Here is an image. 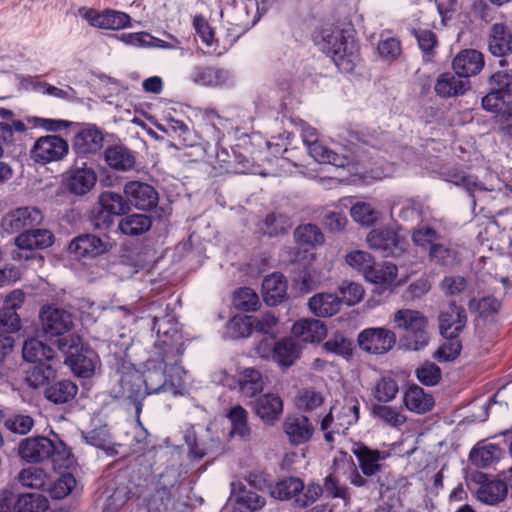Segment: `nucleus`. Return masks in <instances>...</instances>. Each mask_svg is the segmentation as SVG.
Instances as JSON below:
<instances>
[{
    "label": "nucleus",
    "mask_w": 512,
    "mask_h": 512,
    "mask_svg": "<svg viewBox=\"0 0 512 512\" xmlns=\"http://www.w3.org/2000/svg\"><path fill=\"white\" fill-rule=\"evenodd\" d=\"M119 387L117 397L133 404L136 414L139 415L142 410L141 401L144 399L145 395H148L142 390L141 376L137 374L123 376L120 380Z\"/></svg>",
    "instance_id": "20"
},
{
    "label": "nucleus",
    "mask_w": 512,
    "mask_h": 512,
    "mask_svg": "<svg viewBox=\"0 0 512 512\" xmlns=\"http://www.w3.org/2000/svg\"><path fill=\"white\" fill-rule=\"evenodd\" d=\"M371 414L378 421L393 428H399L406 422V416L398 409L384 404L372 405Z\"/></svg>",
    "instance_id": "41"
},
{
    "label": "nucleus",
    "mask_w": 512,
    "mask_h": 512,
    "mask_svg": "<svg viewBox=\"0 0 512 512\" xmlns=\"http://www.w3.org/2000/svg\"><path fill=\"white\" fill-rule=\"evenodd\" d=\"M248 411L241 405L231 407L226 413L231 424L230 436H238L244 441L251 438L252 430L248 424Z\"/></svg>",
    "instance_id": "31"
},
{
    "label": "nucleus",
    "mask_w": 512,
    "mask_h": 512,
    "mask_svg": "<svg viewBox=\"0 0 512 512\" xmlns=\"http://www.w3.org/2000/svg\"><path fill=\"white\" fill-rule=\"evenodd\" d=\"M115 217L98 205L91 211L90 222L95 230L106 235L114 226Z\"/></svg>",
    "instance_id": "57"
},
{
    "label": "nucleus",
    "mask_w": 512,
    "mask_h": 512,
    "mask_svg": "<svg viewBox=\"0 0 512 512\" xmlns=\"http://www.w3.org/2000/svg\"><path fill=\"white\" fill-rule=\"evenodd\" d=\"M64 362L76 376L89 378L94 374L99 359L95 351L82 347L67 355Z\"/></svg>",
    "instance_id": "13"
},
{
    "label": "nucleus",
    "mask_w": 512,
    "mask_h": 512,
    "mask_svg": "<svg viewBox=\"0 0 512 512\" xmlns=\"http://www.w3.org/2000/svg\"><path fill=\"white\" fill-rule=\"evenodd\" d=\"M123 191L129 205H133L139 210H150L158 203L157 191L147 183L129 181L124 185Z\"/></svg>",
    "instance_id": "12"
},
{
    "label": "nucleus",
    "mask_w": 512,
    "mask_h": 512,
    "mask_svg": "<svg viewBox=\"0 0 512 512\" xmlns=\"http://www.w3.org/2000/svg\"><path fill=\"white\" fill-rule=\"evenodd\" d=\"M96 180L94 170L84 165L68 170L65 185L71 193L81 196L88 193L95 186Z\"/></svg>",
    "instance_id": "18"
},
{
    "label": "nucleus",
    "mask_w": 512,
    "mask_h": 512,
    "mask_svg": "<svg viewBox=\"0 0 512 512\" xmlns=\"http://www.w3.org/2000/svg\"><path fill=\"white\" fill-rule=\"evenodd\" d=\"M398 391L397 381L390 375H383L376 381L372 394L378 402L387 403L396 397Z\"/></svg>",
    "instance_id": "48"
},
{
    "label": "nucleus",
    "mask_w": 512,
    "mask_h": 512,
    "mask_svg": "<svg viewBox=\"0 0 512 512\" xmlns=\"http://www.w3.org/2000/svg\"><path fill=\"white\" fill-rule=\"evenodd\" d=\"M300 348L293 338H285L276 344L274 359L279 365L288 367L299 357Z\"/></svg>",
    "instance_id": "49"
},
{
    "label": "nucleus",
    "mask_w": 512,
    "mask_h": 512,
    "mask_svg": "<svg viewBox=\"0 0 512 512\" xmlns=\"http://www.w3.org/2000/svg\"><path fill=\"white\" fill-rule=\"evenodd\" d=\"M292 225L293 223L288 216L281 213H271L264 219L261 229L264 234L278 236L286 233Z\"/></svg>",
    "instance_id": "52"
},
{
    "label": "nucleus",
    "mask_w": 512,
    "mask_h": 512,
    "mask_svg": "<svg viewBox=\"0 0 512 512\" xmlns=\"http://www.w3.org/2000/svg\"><path fill=\"white\" fill-rule=\"evenodd\" d=\"M77 392L78 387L74 382L61 380L46 388L45 397L55 404H63L71 401Z\"/></svg>",
    "instance_id": "36"
},
{
    "label": "nucleus",
    "mask_w": 512,
    "mask_h": 512,
    "mask_svg": "<svg viewBox=\"0 0 512 512\" xmlns=\"http://www.w3.org/2000/svg\"><path fill=\"white\" fill-rule=\"evenodd\" d=\"M152 219L146 214L133 213L120 219L118 230L127 236H140L150 230Z\"/></svg>",
    "instance_id": "33"
},
{
    "label": "nucleus",
    "mask_w": 512,
    "mask_h": 512,
    "mask_svg": "<svg viewBox=\"0 0 512 512\" xmlns=\"http://www.w3.org/2000/svg\"><path fill=\"white\" fill-rule=\"evenodd\" d=\"M471 88L469 79L454 72L440 74L434 85L436 94L441 98H451L464 95Z\"/></svg>",
    "instance_id": "14"
},
{
    "label": "nucleus",
    "mask_w": 512,
    "mask_h": 512,
    "mask_svg": "<svg viewBox=\"0 0 512 512\" xmlns=\"http://www.w3.org/2000/svg\"><path fill=\"white\" fill-rule=\"evenodd\" d=\"M309 154L318 162L329 163L336 167H343L346 164V158L328 149L318 140L312 141L307 145Z\"/></svg>",
    "instance_id": "45"
},
{
    "label": "nucleus",
    "mask_w": 512,
    "mask_h": 512,
    "mask_svg": "<svg viewBox=\"0 0 512 512\" xmlns=\"http://www.w3.org/2000/svg\"><path fill=\"white\" fill-rule=\"evenodd\" d=\"M105 161L109 167L119 171H128L135 166V156L123 145H113L105 150Z\"/></svg>",
    "instance_id": "30"
},
{
    "label": "nucleus",
    "mask_w": 512,
    "mask_h": 512,
    "mask_svg": "<svg viewBox=\"0 0 512 512\" xmlns=\"http://www.w3.org/2000/svg\"><path fill=\"white\" fill-rule=\"evenodd\" d=\"M304 489V484L299 478L289 477L278 482L271 488L270 494L273 498L280 500L295 499Z\"/></svg>",
    "instance_id": "42"
},
{
    "label": "nucleus",
    "mask_w": 512,
    "mask_h": 512,
    "mask_svg": "<svg viewBox=\"0 0 512 512\" xmlns=\"http://www.w3.org/2000/svg\"><path fill=\"white\" fill-rule=\"evenodd\" d=\"M15 504L16 512H44L48 508V500L39 493L20 494Z\"/></svg>",
    "instance_id": "44"
},
{
    "label": "nucleus",
    "mask_w": 512,
    "mask_h": 512,
    "mask_svg": "<svg viewBox=\"0 0 512 512\" xmlns=\"http://www.w3.org/2000/svg\"><path fill=\"white\" fill-rule=\"evenodd\" d=\"M98 205L103 210L110 212L114 216H121L130 211V205L127 198L117 192L103 191L98 196Z\"/></svg>",
    "instance_id": "37"
},
{
    "label": "nucleus",
    "mask_w": 512,
    "mask_h": 512,
    "mask_svg": "<svg viewBox=\"0 0 512 512\" xmlns=\"http://www.w3.org/2000/svg\"><path fill=\"white\" fill-rule=\"evenodd\" d=\"M310 310L319 317H330L341 307L340 297L331 293H319L309 299Z\"/></svg>",
    "instance_id": "34"
},
{
    "label": "nucleus",
    "mask_w": 512,
    "mask_h": 512,
    "mask_svg": "<svg viewBox=\"0 0 512 512\" xmlns=\"http://www.w3.org/2000/svg\"><path fill=\"white\" fill-rule=\"evenodd\" d=\"M380 57L386 62H392L401 54L400 41L393 37L382 39L378 44Z\"/></svg>",
    "instance_id": "64"
},
{
    "label": "nucleus",
    "mask_w": 512,
    "mask_h": 512,
    "mask_svg": "<svg viewBox=\"0 0 512 512\" xmlns=\"http://www.w3.org/2000/svg\"><path fill=\"white\" fill-rule=\"evenodd\" d=\"M352 453L358 461V470L349 476L351 485L369 490H376L380 497L388 489L389 477L385 464L389 454L386 451L372 449L363 443H355Z\"/></svg>",
    "instance_id": "1"
},
{
    "label": "nucleus",
    "mask_w": 512,
    "mask_h": 512,
    "mask_svg": "<svg viewBox=\"0 0 512 512\" xmlns=\"http://www.w3.org/2000/svg\"><path fill=\"white\" fill-rule=\"evenodd\" d=\"M488 49L493 55L498 57L512 53L511 30L503 24H494L490 30Z\"/></svg>",
    "instance_id": "25"
},
{
    "label": "nucleus",
    "mask_w": 512,
    "mask_h": 512,
    "mask_svg": "<svg viewBox=\"0 0 512 512\" xmlns=\"http://www.w3.org/2000/svg\"><path fill=\"white\" fill-rule=\"evenodd\" d=\"M370 248L381 251L384 256H398L406 250L407 243L396 230L381 228L371 230L366 237Z\"/></svg>",
    "instance_id": "10"
},
{
    "label": "nucleus",
    "mask_w": 512,
    "mask_h": 512,
    "mask_svg": "<svg viewBox=\"0 0 512 512\" xmlns=\"http://www.w3.org/2000/svg\"><path fill=\"white\" fill-rule=\"evenodd\" d=\"M55 371L50 366L42 363H35L26 370L25 380L29 386L38 388L46 385L50 380L54 379Z\"/></svg>",
    "instance_id": "50"
},
{
    "label": "nucleus",
    "mask_w": 512,
    "mask_h": 512,
    "mask_svg": "<svg viewBox=\"0 0 512 512\" xmlns=\"http://www.w3.org/2000/svg\"><path fill=\"white\" fill-rule=\"evenodd\" d=\"M239 391L244 397L253 398L261 393L266 385V378L259 370L246 368L238 376Z\"/></svg>",
    "instance_id": "27"
},
{
    "label": "nucleus",
    "mask_w": 512,
    "mask_h": 512,
    "mask_svg": "<svg viewBox=\"0 0 512 512\" xmlns=\"http://www.w3.org/2000/svg\"><path fill=\"white\" fill-rule=\"evenodd\" d=\"M429 255L437 264L446 267H453L460 262L458 250L450 245L433 244L430 248Z\"/></svg>",
    "instance_id": "51"
},
{
    "label": "nucleus",
    "mask_w": 512,
    "mask_h": 512,
    "mask_svg": "<svg viewBox=\"0 0 512 512\" xmlns=\"http://www.w3.org/2000/svg\"><path fill=\"white\" fill-rule=\"evenodd\" d=\"M295 402L300 410L312 412L323 405L324 397L313 388H303L298 391Z\"/></svg>",
    "instance_id": "53"
},
{
    "label": "nucleus",
    "mask_w": 512,
    "mask_h": 512,
    "mask_svg": "<svg viewBox=\"0 0 512 512\" xmlns=\"http://www.w3.org/2000/svg\"><path fill=\"white\" fill-rule=\"evenodd\" d=\"M165 345L160 360L151 359L146 363V369L141 377L145 384V393L158 394L161 392L176 393V389L183 384L184 369L177 364L176 353L179 349L172 344Z\"/></svg>",
    "instance_id": "2"
},
{
    "label": "nucleus",
    "mask_w": 512,
    "mask_h": 512,
    "mask_svg": "<svg viewBox=\"0 0 512 512\" xmlns=\"http://www.w3.org/2000/svg\"><path fill=\"white\" fill-rule=\"evenodd\" d=\"M103 140L102 132L96 126L88 125L76 135L74 146L80 153H95L102 148Z\"/></svg>",
    "instance_id": "28"
},
{
    "label": "nucleus",
    "mask_w": 512,
    "mask_h": 512,
    "mask_svg": "<svg viewBox=\"0 0 512 512\" xmlns=\"http://www.w3.org/2000/svg\"><path fill=\"white\" fill-rule=\"evenodd\" d=\"M467 322L465 310L450 303L449 306L443 309L439 315V329L444 337L458 336L463 330Z\"/></svg>",
    "instance_id": "15"
},
{
    "label": "nucleus",
    "mask_w": 512,
    "mask_h": 512,
    "mask_svg": "<svg viewBox=\"0 0 512 512\" xmlns=\"http://www.w3.org/2000/svg\"><path fill=\"white\" fill-rule=\"evenodd\" d=\"M468 307L470 310H477L481 317H488L499 311L501 303L496 298L484 297L479 301L471 299L468 303Z\"/></svg>",
    "instance_id": "63"
},
{
    "label": "nucleus",
    "mask_w": 512,
    "mask_h": 512,
    "mask_svg": "<svg viewBox=\"0 0 512 512\" xmlns=\"http://www.w3.org/2000/svg\"><path fill=\"white\" fill-rule=\"evenodd\" d=\"M502 456V449L495 444H485L472 449L470 460L478 467L486 468L498 461Z\"/></svg>",
    "instance_id": "40"
},
{
    "label": "nucleus",
    "mask_w": 512,
    "mask_h": 512,
    "mask_svg": "<svg viewBox=\"0 0 512 512\" xmlns=\"http://www.w3.org/2000/svg\"><path fill=\"white\" fill-rule=\"evenodd\" d=\"M233 304L237 309L243 311L255 310L259 304V297L253 289L241 288L235 292Z\"/></svg>",
    "instance_id": "59"
},
{
    "label": "nucleus",
    "mask_w": 512,
    "mask_h": 512,
    "mask_svg": "<svg viewBox=\"0 0 512 512\" xmlns=\"http://www.w3.org/2000/svg\"><path fill=\"white\" fill-rule=\"evenodd\" d=\"M84 17L94 27L111 30L126 28L131 20L128 14L110 9L101 13L95 10H87Z\"/></svg>",
    "instance_id": "16"
},
{
    "label": "nucleus",
    "mask_w": 512,
    "mask_h": 512,
    "mask_svg": "<svg viewBox=\"0 0 512 512\" xmlns=\"http://www.w3.org/2000/svg\"><path fill=\"white\" fill-rule=\"evenodd\" d=\"M283 429L291 443L299 445L311 439L315 428L304 415H289L283 423Z\"/></svg>",
    "instance_id": "19"
},
{
    "label": "nucleus",
    "mask_w": 512,
    "mask_h": 512,
    "mask_svg": "<svg viewBox=\"0 0 512 512\" xmlns=\"http://www.w3.org/2000/svg\"><path fill=\"white\" fill-rule=\"evenodd\" d=\"M391 321L395 329L407 333L409 349L419 351L428 345V319L422 312L402 308L391 315Z\"/></svg>",
    "instance_id": "4"
},
{
    "label": "nucleus",
    "mask_w": 512,
    "mask_h": 512,
    "mask_svg": "<svg viewBox=\"0 0 512 512\" xmlns=\"http://www.w3.org/2000/svg\"><path fill=\"white\" fill-rule=\"evenodd\" d=\"M338 425L344 431L349 426L355 424L359 419V402L355 398H347L344 400L340 411L336 415Z\"/></svg>",
    "instance_id": "55"
},
{
    "label": "nucleus",
    "mask_w": 512,
    "mask_h": 512,
    "mask_svg": "<svg viewBox=\"0 0 512 512\" xmlns=\"http://www.w3.org/2000/svg\"><path fill=\"white\" fill-rule=\"evenodd\" d=\"M39 319L43 332L49 337L65 335L74 327L72 313L55 305L42 306Z\"/></svg>",
    "instance_id": "6"
},
{
    "label": "nucleus",
    "mask_w": 512,
    "mask_h": 512,
    "mask_svg": "<svg viewBox=\"0 0 512 512\" xmlns=\"http://www.w3.org/2000/svg\"><path fill=\"white\" fill-rule=\"evenodd\" d=\"M489 85L490 92L482 98V107L494 113H508L512 109V69L493 73Z\"/></svg>",
    "instance_id": "5"
},
{
    "label": "nucleus",
    "mask_w": 512,
    "mask_h": 512,
    "mask_svg": "<svg viewBox=\"0 0 512 512\" xmlns=\"http://www.w3.org/2000/svg\"><path fill=\"white\" fill-rule=\"evenodd\" d=\"M262 295L265 303L276 306L283 302L287 296V281L280 273H272L262 282Z\"/></svg>",
    "instance_id": "24"
},
{
    "label": "nucleus",
    "mask_w": 512,
    "mask_h": 512,
    "mask_svg": "<svg viewBox=\"0 0 512 512\" xmlns=\"http://www.w3.org/2000/svg\"><path fill=\"white\" fill-rule=\"evenodd\" d=\"M66 140L57 135H47L38 138L31 151V158L41 164L62 160L68 153Z\"/></svg>",
    "instance_id": "9"
},
{
    "label": "nucleus",
    "mask_w": 512,
    "mask_h": 512,
    "mask_svg": "<svg viewBox=\"0 0 512 512\" xmlns=\"http://www.w3.org/2000/svg\"><path fill=\"white\" fill-rule=\"evenodd\" d=\"M346 263L353 269L363 273L367 277V273L374 264V258L368 252L355 250L348 253L345 257Z\"/></svg>",
    "instance_id": "56"
},
{
    "label": "nucleus",
    "mask_w": 512,
    "mask_h": 512,
    "mask_svg": "<svg viewBox=\"0 0 512 512\" xmlns=\"http://www.w3.org/2000/svg\"><path fill=\"white\" fill-rule=\"evenodd\" d=\"M294 238L297 244L308 247L322 245L325 240L320 228L310 223L298 226L294 231Z\"/></svg>",
    "instance_id": "46"
},
{
    "label": "nucleus",
    "mask_w": 512,
    "mask_h": 512,
    "mask_svg": "<svg viewBox=\"0 0 512 512\" xmlns=\"http://www.w3.org/2000/svg\"><path fill=\"white\" fill-rule=\"evenodd\" d=\"M43 218L42 211L37 207H19L6 213L1 219L0 226L4 233L10 235L40 225Z\"/></svg>",
    "instance_id": "8"
},
{
    "label": "nucleus",
    "mask_w": 512,
    "mask_h": 512,
    "mask_svg": "<svg viewBox=\"0 0 512 512\" xmlns=\"http://www.w3.org/2000/svg\"><path fill=\"white\" fill-rule=\"evenodd\" d=\"M17 479L22 486L31 489H43L47 483V475L43 469L38 467H28L22 469Z\"/></svg>",
    "instance_id": "54"
},
{
    "label": "nucleus",
    "mask_w": 512,
    "mask_h": 512,
    "mask_svg": "<svg viewBox=\"0 0 512 512\" xmlns=\"http://www.w3.org/2000/svg\"><path fill=\"white\" fill-rule=\"evenodd\" d=\"M23 358L32 363H42L53 358V350L42 341L30 338L24 342L22 349Z\"/></svg>",
    "instance_id": "39"
},
{
    "label": "nucleus",
    "mask_w": 512,
    "mask_h": 512,
    "mask_svg": "<svg viewBox=\"0 0 512 512\" xmlns=\"http://www.w3.org/2000/svg\"><path fill=\"white\" fill-rule=\"evenodd\" d=\"M76 486V479L70 473H65L60 476L50 488V493L53 498L62 499L69 495Z\"/></svg>",
    "instance_id": "62"
},
{
    "label": "nucleus",
    "mask_w": 512,
    "mask_h": 512,
    "mask_svg": "<svg viewBox=\"0 0 512 512\" xmlns=\"http://www.w3.org/2000/svg\"><path fill=\"white\" fill-rule=\"evenodd\" d=\"M292 333L304 342H320L325 338L327 330L320 320L301 319L294 323Z\"/></svg>",
    "instance_id": "26"
},
{
    "label": "nucleus",
    "mask_w": 512,
    "mask_h": 512,
    "mask_svg": "<svg viewBox=\"0 0 512 512\" xmlns=\"http://www.w3.org/2000/svg\"><path fill=\"white\" fill-rule=\"evenodd\" d=\"M109 250V243L94 234H82L69 244V251L77 258L94 257Z\"/></svg>",
    "instance_id": "17"
},
{
    "label": "nucleus",
    "mask_w": 512,
    "mask_h": 512,
    "mask_svg": "<svg viewBox=\"0 0 512 512\" xmlns=\"http://www.w3.org/2000/svg\"><path fill=\"white\" fill-rule=\"evenodd\" d=\"M397 278V266L390 262H384L380 265H372L367 273L366 280L381 285H391Z\"/></svg>",
    "instance_id": "43"
},
{
    "label": "nucleus",
    "mask_w": 512,
    "mask_h": 512,
    "mask_svg": "<svg viewBox=\"0 0 512 512\" xmlns=\"http://www.w3.org/2000/svg\"><path fill=\"white\" fill-rule=\"evenodd\" d=\"M507 496V485L501 480L488 481L480 486L477 491L478 499L488 505H495L503 501Z\"/></svg>",
    "instance_id": "38"
},
{
    "label": "nucleus",
    "mask_w": 512,
    "mask_h": 512,
    "mask_svg": "<svg viewBox=\"0 0 512 512\" xmlns=\"http://www.w3.org/2000/svg\"><path fill=\"white\" fill-rule=\"evenodd\" d=\"M190 79L199 85L203 86H218L226 83L229 74L226 70L208 67L196 66L190 73Z\"/></svg>",
    "instance_id": "32"
},
{
    "label": "nucleus",
    "mask_w": 512,
    "mask_h": 512,
    "mask_svg": "<svg viewBox=\"0 0 512 512\" xmlns=\"http://www.w3.org/2000/svg\"><path fill=\"white\" fill-rule=\"evenodd\" d=\"M484 67L482 53L474 49H465L458 53L453 60V70L468 79L477 75Z\"/></svg>",
    "instance_id": "21"
},
{
    "label": "nucleus",
    "mask_w": 512,
    "mask_h": 512,
    "mask_svg": "<svg viewBox=\"0 0 512 512\" xmlns=\"http://www.w3.org/2000/svg\"><path fill=\"white\" fill-rule=\"evenodd\" d=\"M445 338L446 341L439 347L435 356L438 361H453L460 354L462 349L461 342L458 340V336Z\"/></svg>",
    "instance_id": "60"
},
{
    "label": "nucleus",
    "mask_w": 512,
    "mask_h": 512,
    "mask_svg": "<svg viewBox=\"0 0 512 512\" xmlns=\"http://www.w3.org/2000/svg\"><path fill=\"white\" fill-rule=\"evenodd\" d=\"M54 451V443L44 436L25 438L18 446L19 457L28 463L43 462L49 459Z\"/></svg>",
    "instance_id": "11"
},
{
    "label": "nucleus",
    "mask_w": 512,
    "mask_h": 512,
    "mask_svg": "<svg viewBox=\"0 0 512 512\" xmlns=\"http://www.w3.org/2000/svg\"><path fill=\"white\" fill-rule=\"evenodd\" d=\"M339 291L342 297L341 304L345 303L348 306L355 305L359 303L364 296V289L359 283L355 282H343Z\"/></svg>",
    "instance_id": "61"
},
{
    "label": "nucleus",
    "mask_w": 512,
    "mask_h": 512,
    "mask_svg": "<svg viewBox=\"0 0 512 512\" xmlns=\"http://www.w3.org/2000/svg\"><path fill=\"white\" fill-rule=\"evenodd\" d=\"M359 347L368 353L381 355L393 349L397 342L396 333L385 327H372L361 331L357 338Z\"/></svg>",
    "instance_id": "7"
},
{
    "label": "nucleus",
    "mask_w": 512,
    "mask_h": 512,
    "mask_svg": "<svg viewBox=\"0 0 512 512\" xmlns=\"http://www.w3.org/2000/svg\"><path fill=\"white\" fill-rule=\"evenodd\" d=\"M231 499L237 505L245 506L250 512L257 511L265 505V499L253 491H246L240 482L231 483Z\"/></svg>",
    "instance_id": "35"
},
{
    "label": "nucleus",
    "mask_w": 512,
    "mask_h": 512,
    "mask_svg": "<svg viewBox=\"0 0 512 512\" xmlns=\"http://www.w3.org/2000/svg\"><path fill=\"white\" fill-rule=\"evenodd\" d=\"M254 411L265 424L273 425L283 413L282 399L272 393L264 394L256 400Z\"/></svg>",
    "instance_id": "22"
},
{
    "label": "nucleus",
    "mask_w": 512,
    "mask_h": 512,
    "mask_svg": "<svg viewBox=\"0 0 512 512\" xmlns=\"http://www.w3.org/2000/svg\"><path fill=\"white\" fill-rule=\"evenodd\" d=\"M5 427L12 433L26 435L34 427V419L26 414H14L5 420Z\"/></svg>",
    "instance_id": "58"
},
{
    "label": "nucleus",
    "mask_w": 512,
    "mask_h": 512,
    "mask_svg": "<svg viewBox=\"0 0 512 512\" xmlns=\"http://www.w3.org/2000/svg\"><path fill=\"white\" fill-rule=\"evenodd\" d=\"M351 217L362 226L370 227L378 222L381 213L370 203L357 202L350 210Z\"/></svg>",
    "instance_id": "47"
},
{
    "label": "nucleus",
    "mask_w": 512,
    "mask_h": 512,
    "mask_svg": "<svg viewBox=\"0 0 512 512\" xmlns=\"http://www.w3.org/2000/svg\"><path fill=\"white\" fill-rule=\"evenodd\" d=\"M403 402L408 410L417 414H424L430 411L434 405L432 396L425 393V391L417 385H413L405 391Z\"/></svg>",
    "instance_id": "29"
},
{
    "label": "nucleus",
    "mask_w": 512,
    "mask_h": 512,
    "mask_svg": "<svg viewBox=\"0 0 512 512\" xmlns=\"http://www.w3.org/2000/svg\"><path fill=\"white\" fill-rule=\"evenodd\" d=\"M315 43L344 72H352L359 61V47L354 37L341 29L323 28L314 36Z\"/></svg>",
    "instance_id": "3"
},
{
    "label": "nucleus",
    "mask_w": 512,
    "mask_h": 512,
    "mask_svg": "<svg viewBox=\"0 0 512 512\" xmlns=\"http://www.w3.org/2000/svg\"><path fill=\"white\" fill-rule=\"evenodd\" d=\"M54 243V235L47 229H27L15 238V245L20 250L33 251L45 249Z\"/></svg>",
    "instance_id": "23"
}]
</instances>
